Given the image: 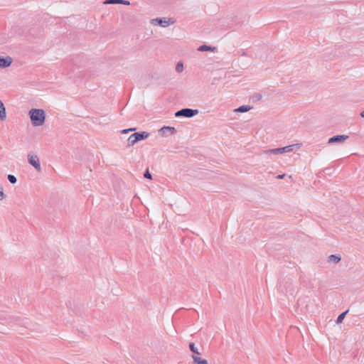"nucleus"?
<instances>
[{"instance_id":"nucleus-20","label":"nucleus","mask_w":364,"mask_h":364,"mask_svg":"<svg viewBox=\"0 0 364 364\" xmlns=\"http://www.w3.org/2000/svg\"><path fill=\"white\" fill-rule=\"evenodd\" d=\"M3 187L0 185V200H2L5 198Z\"/></svg>"},{"instance_id":"nucleus-25","label":"nucleus","mask_w":364,"mask_h":364,"mask_svg":"<svg viewBox=\"0 0 364 364\" xmlns=\"http://www.w3.org/2000/svg\"><path fill=\"white\" fill-rule=\"evenodd\" d=\"M279 289H282V291H283V290H284V289H282V285H279Z\"/></svg>"},{"instance_id":"nucleus-9","label":"nucleus","mask_w":364,"mask_h":364,"mask_svg":"<svg viewBox=\"0 0 364 364\" xmlns=\"http://www.w3.org/2000/svg\"><path fill=\"white\" fill-rule=\"evenodd\" d=\"M13 62L10 56H1L0 55V68H6L9 67Z\"/></svg>"},{"instance_id":"nucleus-15","label":"nucleus","mask_w":364,"mask_h":364,"mask_svg":"<svg viewBox=\"0 0 364 364\" xmlns=\"http://www.w3.org/2000/svg\"><path fill=\"white\" fill-rule=\"evenodd\" d=\"M251 107L248 105H242L236 109L235 111L238 112H246L250 110Z\"/></svg>"},{"instance_id":"nucleus-22","label":"nucleus","mask_w":364,"mask_h":364,"mask_svg":"<svg viewBox=\"0 0 364 364\" xmlns=\"http://www.w3.org/2000/svg\"><path fill=\"white\" fill-rule=\"evenodd\" d=\"M134 130H136V128H129V129H123L121 131V132L122 134H127L129 132L134 131Z\"/></svg>"},{"instance_id":"nucleus-12","label":"nucleus","mask_w":364,"mask_h":364,"mask_svg":"<svg viewBox=\"0 0 364 364\" xmlns=\"http://www.w3.org/2000/svg\"><path fill=\"white\" fill-rule=\"evenodd\" d=\"M6 118V109L2 103V102L0 100V119L2 121H4Z\"/></svg>"},{"instance_id":"nucleus-10","label":"nucleus","mask_w":364,"mask_h":364,"mask_svg":"<svg viewBox=\"0 0 364 364\" xmlns=\"http://www.w3.org/2000/svg\"><path fill=\"white\" fill-rule=\"evenodd\" d=\"M106 4H124V5H130V2L127 0H106L105 1Z\"/></svg>"},{"instance_id":"nucleus-2","label":"nucleus","mask_w":364,"mask_h":364,"mask_svg":"<svg viewBox=\"0 0 364 364\" xmlns=\"http://www.w3.org/2000/svg\"><path fill=\"white\" fill-rule=\"evenodd\" d=\"M301 146V144H294L289 146H286L282 148H276L272 149H267L263 151L262 154L266 156H269L271 154H281L285 152H289L293 151L294 147L300 148Z\"/></svg>"},{"instance_id":"nucleus-7","label":"nucleus","mask_w":364,"mask_h":364,"mask_svg":"<svg viewBox=\"0 0 364 364\" xmlns=\"http://www.w3.org/2000/svg\"><path fill=\"white\" fill-rule=\"evenodd\" d=\"M348 138H349V136L348 135H345V134L335 135L328 139V144L343 143Z\"/></svg>"},{"instance_id":"nucleus-16","label":"nucleus","mask_w":364,"mask_h":364,"mask_svg":"<svg viewBox=\"0 0 364 364\" xmlns=\"http://www.w3.org/2000/svg\"><path fill=\"white\" fill-rule=\"evenodd\" d=\"M189 348H190L191 351L193 353V355H198L200 354L198 352V348L196 347V346L193 343H189Z\"/></svg>"},{"instance_id":"nucleus-3","label":"nucleus","mask_w":364,"mask_h":364,"mask_svg":"<svg viewBox=\"0 0 364 364\" xmlns=\"http://www.w3.org/2000/svg\"><path fill=\"white\" fill-rule=\"evenodd\" d=\"M149 136V133L147 132H135L129 136L128 146H133L137 141L147 139Z\"/></svg>"},{"instance_id":"nucleus-17","label":"nucleus","mask_w":364,"mask_h":364,"mask_svg":"<svg viewBox=\"0 0 364 364\" xmlns=\"http://www.w3.org/2000/svg\"><path fill=\"white\" fill-rule=\"evenodd\" d=\"M348 310H346V311L343 312L342 314H341L338 318H337V320H336V323H342L343 320L344 319L346 315L348 314Z\"/></svg>"},{"instance_id":"nucleus-26","label":"nucleus","mask_w":364,"mask_h":364,"mask_svg":"<svg viewBox=\"0 0 364 364\" xmlns=\"http://www.w3.org/2000/svg\"><path fill=\"white\" fill-rule=\"evenodd\" d=\"M289 291H291V290H288L287 289H286V292H289Z\"/></svg>"},{"instance_id":"nucleus-6","label":"nucleus","mask_w":364,"mask_h":364,"mask_svg":"<svg viewBox=\"0 0 364 364\" xmlns=\"http://www.w3.org/2000/svg\"><path fill=\"white\" fill-rule=\"evenodd\" d=\"M176 132V130L173 127L164 126L159 130V135L162 136H168L169 135H173Z\"/></svg>"},{"instance_id":"nucleus-13","label":"nucleus","mask_w":364,"mask_h":364,"mask_svg":"<svg viewBox=\"0 0 364 364\" xmlns=\"http://www.w3.org/2000/svg\"><path fill=\"white\" fill-rule=\"evenodd\" d=\"M215 50H216V48L215 47H211L210 46H207V45H202L200 46L198 48V51H201V52H205V51H214Z\"/></svg>"},{"instance_id":"nucleus-1","label":"nucleus","mask_w":364,"mask_h":364,"mask_svg":"<svg viewBox=\"0 0 364 364\" xmlns=\"http://www.w3.org/2000/svg\"><path fill=\"white\" fill-rule=\"evenodd\" d=\"M29 116L32 124L35 127L43 125L46 119V113L42 109H31L29 111Z\"/></svg>"},{"instance_id":"nucleus-14","label":"nucleus","mask_w":364,"mask_h":364,"mask_svg":"<svg viewBox=\"0 0 364 364\" xmlns=\"http://www.w3.org/2000/svg\"><path fill=\"white\" fill-rule=\"evenodd\" d=\"M341 261V257L336 255H331L328 257V262H333L335 264L338 263Z\"/></svg>"},{"instance_id":"nucleus-4","label":"nucleus","mask_w":364,"mask_h":364,"mask_svg":"<svg viewBox=\"0 0 364 364\" xmlns=\"http://www.w3.org/2000/svg\"><path fill=\"white\" fill-rule=\"evenodd\" d=\"M198 114V109H193L190 108H183L175 113L176 117H184L186 118H191Z\"/></svg>"},{"instance_id":"nucleus-11","label":"nucleus","mask_w":364,"mask_h":364,"mask_svg":"<svg viewBox=\"0 0 364 364\" xmlns=\"http://www.w3.org/2000/svg\"><path fill=\"white\" fill-rule=\"evenodd\" d=\"M192 358L195 364H208L207 360L203 359L196 355H192Z\"/></svg>"},{"instance_id":"nucleus-21","label":"nucleus","mask_w":364,"mask_h":364,"mask_svg":"<svg viewBox=\"0 0 364 364\" xmlns=\"http://www.w3.org/2000/svg\"><path fill=\"white\" fill-rule=\"evenodd\" d=\"M144 176L146 178L151 179V174L149 173L148 169L145 171Z\"/></svg>"},{"instance_id":"nucleus-18","label":"nucleus","mask_w":364,"mask_h":364,"mask_svg":"<svg viewBox=\"0 0 364 364\" xmlns=\"http://www.w3.org/2000/svg\"><path fill=\"white\" fill-rule=\"evenodd\" d=\"M7 178L9 180V181L12 183V184H14L16 183L17 181V178L16 177L14 176V175H12V174H9L7 176Z\"/></svg>"},{"instance_id":"nucleus-19","label":"nucleus","mask_w":364,"mask_h":364,"mask_svg":"<svg viewBox=\"0 0 364 364\" xmlns=\"http://www.w3.org/2000/svg\"><path fill=\"white\" fill-rule=\"evenodd\" d=\"M176 70L178 73H181L183 70V65L181 62H178L176 64Z\"/></svg>"},{"instance_id":"nucleus-5","label":"nucleus","mask_w":364,"mask_h":364,"mask_svg":"<svg viewBox=\"0 0 364 364\" xmlns=\"http://www.w3.org/2000/svg\"><path fill=\"white\" fill-rule=\"evenodd\" d=\"M28 163L32 165L37 171L40 172L41 171L40 161L37 155L28 154Z\"/></svg>"},{"instance_id":"nucleus-24","label":"nucleus","mask_w":364,"mask_h":364,"mask_svg":"<svg viewBox=\"0 0 364 364\" xmlns=\"http://www.w3.org/2000/svg\"><path fill=\"white\" fill-rule=\"evenodd\" d=\"M360 116L364 118V110L360 113Z\"/></svg>"},{"instance_id":"nucleus-23","label":"nucleus","mask_w":364,"mask_h":364,"mask_svg":"<svg viewBox=\"0 0 364 364\" xmlns=\"http://www.w3.org/2000/svg\"><path fill=\"white\" fill-rule=\"evenodd\" d=\"M284 174L279 175V176H277V178H279V179H281V178H284Z\"/></svg>"},{"instance_id":"nucleus-8","label":"nucleus","mask_w":364,"mask_h":364,"mask_svg":"<svg viewBox=\"0 0 364 364\" xmlns=\"http://www.w3.org/2000/svg\"><path fill=\"white\" fill-rule=\"evenodd\" d=\"M170 20L171 18H156L154 19H152V23L154 25H158L161 27H167L170 25Z\"/></svg>"}]
</instances>
